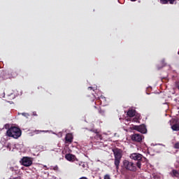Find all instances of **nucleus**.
Returning a JSON list of instances; mask_svg holds the SVG:
<instances>
[{
    "instance_id": "obj_10",
    "label": "nucleus",
    "mask_w": 179,
    "mask_h": 179,
    "mask_svg": "<svg viewBox=\"0 0 179 179\" xmlns=\"http://www.w3.org/2000/svg\"><path fill=\"white\" fill-rule=\"evenodd\" d=\"M177 0H160V3L162 5H166V3H170L171 5H174V2Z\"/></svg>"
},
{
    "instance_id": "obj_17",
    "label": "nucleus",
    "mask_w": 179,
    "mask_h": 179,
    "mask_svg": "<svg viewBox=\"0 0 179 179\" xmlns=\"http://www.w3.org/2000/svg\"><path fill=\"white\" fill-rule=\"evenodd\" d=\"M99 113L101 114V115H104V110L100 108L99 109Z\"/></svg>"
},
{
    "instance_id": "obj_22",
    "label": "nucleus",
    "mask_w": 179,
    "mask_h": 179,
    "mask_svg": "<svg viewBox=\"0 0 179 179\" xmlns=\"http://www.w3.org/2000/svg\"><path fill=\"white\" fill-rule=\"evenodd\" d=\"M6 73H5L4 71L3 73H1V75H5Z\"/></svg>"
},
{
    "instance_id": "obj_27",
    "label": "nucleus",
    "mask_w": 179,
    "mask_h": 179,
    "mask_svg": "<svg viewBox=\"0 0 179 179\" xmlns=\"http://www.w3.org/2000/svg\"><path fill=\"white\" fill-rule=\"evenodd\" d=\"M94 108H97V107H96V106H94Z\"/></svg>"
},
{
    "instance_id": "obj_23",
    "label": "nucleus",
    "mask_w": 179,
    "mask_h": 179,
    "mask_svg": "<svg viewBox=\"0 0 179 179\" xmlns=\"http://www.w3.org/2000/svg\"><path fill=\"white\" fill-rule=\"evenodd\" d=\"M131 2H135V1H136V0H131Z\"/></svg>"
},
{
    "instance_id": "obj_2",
    "label": "nucleus",
    "mask_w": 179,
    "mask_h": 179,
    "mask_svg": "<svg viewBox=\"0 0 179 179\" xmlns=\"http://www.w3.org/2000/svg\"><path fill=\"white\" fill-rule=\"evenodd\" d=\"M113 152L115 156L114 164L116 167L117 171L120 169V163H121V159H122V150L119 148L113 149Z\"/></svg>"
},
{
    "instance_id": "obj_7",
    "label": "nucleus",
    "mask_w": 179,
    "mask_h": 179,
    "mask_svg": "<svg viewBox=\"0 0 179 179\" xmlns=\"http://www.w3.org/2000/svg\"><path fill=\"white\" fill-rule=\"evenodd\" d=\"M134 129L141 132V134H146L148 129H146V126L145 124H141L140 126H134Z\"/></svg>"
},
{
    "instance_id": "obj_6",
    "label": "nucleus",
    "mask_w": 179,
    "mask_h": 179,
    "mask_svg": "<svg viewBox=\"0 0 179 179\" xmlns=\"http://www.w3.org/2000/svg\"><path fill=\"white\" fill-rule=\"evenodd\" d=\"M143 139V136L139 134H134L131 135V141L133 142H141Z\"/></svg>"
},
{
    "instance_id": "obj_19",
    "label": "nucleus",
    "mask_w": 179,
    "mask_h": 179,
    "mask_svg": "<svg viewBox=\"0 0 179 179\" xmlns=\"http://www.w3.org/2000/svg\"><path fill=\"white\" fill-rule=\"evenodd\" d=\"M103 179H111V178H110V175H105Z\"/></svg>"
},
{
    "instance_id": "obj_14",
    "label": "nucleus",
    "mask_w": 179,
    "mask_h": 179,
    "mask_svg": "<svg viewBox=\"0 0 179 179\" xmlns=\"http://www.w3.org/2000/svg\"><path fill=\"white\" fill-rule=\"evenodd\" d=\"M92 131H94L95 134H96V135L95 136L96 139H99V141H101V139H103L101 134H99L97 130H94Z\"/></svg>"
},
{
    "instance_id": "obj_20",
    "label": "nucleus",
    "mask_w": 179,
    "mask_h": 179,
    "mask_svg": "<svg viewBox=\"0 0 179 179\" xmlns=\"http://www.w3.org/2000/svg\"><path fill=\"white\" fill-rule=\"evenodd\" d=\"M10 170L11 171H15V168L13 166H11V167H10Z\"/></svg>"
},
{
    "instance_id": "obj_11",
    "label": "nucleus",
    "mask_w": 179,
    "mask_h": 179,
    "mask_svg": "<svg viewBox=\"0 0 179 179\" xmlns=\"http://www.w3.org/2000/svg\"><path fill=\"white\" fill-rule=\"evenodd\" d=\"M136 113V111L134 109H129L127 111V115H128V117H130L131 118H132V117H135Z\"/></svg>"
},
{
    "instance_id": "obj_26",
    "label": "nucleus",
    "mask_w": 179,
    "mask_h": 179,
    "mask_svg": "<svg viewBox=\"0 0 179 179\" xmlns=\"http://www.w3.org/2000/svg\"><path fill=\"white\" fill-rule=\"evenodd\" d=\"M3 79H6V77H4Z\"/></svg>"
},
{
    "instance_id": "obj_1",
    "label": "nucleus",
    "mask_w": 179,
    "mask_h": 179,
    "mask_svg": "<svg viewBox=\"0 0 179 179\" xmlns=\"http://www.w3.org/2000/svg\"><path fill=\"white\" fill-rule=\"evenodd\" d=\"M7 136L14 138V139H17L22 136V130L16 127H11L6 131Z\"/></svg>"
},
{
    "instance_id": "obj_25",
    "label": "nucleus",
    "mask_w": 179,
    "mask_h": 179,
    "mask_svg": "<svg viewBox=\"0 0 179 179\" xmlns=\"http://www.w3.org/2000/svg\"><path fill=\"white\" fill-rule=\"evenodd\" d=\"M40 132H44V131H40Z\"/></svg>"
},
{
    "instance_id": "obj_8",
    "label": "nucleus",
    "mask_w": 179,
    "mask_h": 179,
    "mask_svg": "<svg viewBox=\"0 0 179 179\" xmlns=\"http://www.w3.org/2000/svg\"><path fill=\"white\" fill-rule=\"evenodd\" d=\"M73 142V136L72 134H67L65 137V143H72Z\"/></svg>"
},
{
    "instance_id": "obj_24",
    "label": "nucleus",
    "mask_w": 179,
    "mask_h": 179,
    "mask_svg": "<svg viewBox=\"0 0 179 179\" xmlns=\"http://www.w3.org/2000/svg\"><path fill=\"white\" fill-rule=\"evenodd\" d=\"M176 122V120H173V123L174 124V122Z\"/></svg>"
},
{
    "instance_id": "obj_16",
    "label": "nucleus",
    "mask_w": 179,
    "mask_h": 179,
    "mask_svg": "<svg viewBox=\"0 0 179 179\" xmlns=\"http://www.w3.org/2000/svg\"><path fill=\"white\" fill-rule=\"evenodd\" d=\"M175 86H176V89H178L179 90V82L178 81H176L175 83Z\"/></svg>"
},
{
    "instance_id": "obj_12",
    "label": "nucleus",
    "mask_w": 179,
    "mask_h": 179,
    "mask_svg": "<svg viewBox=\"0 0 179 179\" xmlns=\"http://www.w3.org/2000/svg\"><path fill=\"white\" fill-rule=\"evenodd\" d=\"M96 100L100 101V104H104L107 101L106 97L101 95L100 97L96 98Z\"/></svg>"
},
{
    "instance_id": "obj_5",
    "label": "nucleus",
    "mask_w": 179,
    "mask_h": 179,
    "mask_svg": "<svg viewBox=\"0 0 179 179\" xmlns=\"http://www.w3.org/2000/svg\"><path fill=\"white\" fill-rule=\"evenodd\" d=\"M22 166H24V167H30L31 164H33V159L31 157H24L21 159Z\"/></svg>"
},
{
    "instance_id": "obj_3",
    "label": "nucleus",
    "mask_w": 179,
    "mask_h": 179,
    "mask_svg": "<svg viewBox=\"0 0 179 179\" xmlns=\"http://www.w3.org/2000/svg\"><path fill=\"white\" fill-rule=\"evenodd\" d=\"M138 166H136V164L134 163L133 162L124 159L123 161V169H125V170H127V171H136Z\"/></svg>"
},
{
    "instance_id": "obj_9",
    "label": "nucleus",
    "mask_w": 179,
    "mask_h": 179,
    "mask_svg": "<svg viewBox=\"0 0 179 179\" xmlns=\"http://www.w3.org/2000/svg\"><path fill=\"white\" fill-rule=\"evenodd\" d=\"M65 159L69 162H75V160H76V157L72 154H66L65 155Z\"/></svg>"
},
{
    "instance_id": "obj_13",
    "label": "nucleus",
    "mask_w": 179,
    "mask_h": 179,
    "mask_svg": "<svg viewBox=\"0 0 179 179\" xmlns=\"http://www.w3.org/2000/svg\"><path fill=\"white\" fill-rule=\"evenodd\" d=\"M171 129H173V131H179L178 123H175L173 124H171Z\"/></svg>"
},
{
    "instance_id": "obj_4",
    "label": "nucleus",
    "mask_w": 179,
    "mask_h": 179,
    "mask_svg": "<svg viewBox=\"0 0 179 179\" xmlns=\"http://www.w3.org/2000/svg\"><path fill=\"white\" fill-rule=\"evenodd\" d=\"M130 159H132V160H135L137 162L136 163L138 169H141L142 167V161L143 160V155L139 154V153H132L130 155Z\"/></svg>"
},
{
    "instance_id": "obj_21",
    "label": "nucleus",
    "mask_w": 179,
    "mask_h": 179,
    "mask_svg": "<svg viewBox=\"0 0 179 179\" xmlns=\"http://www.w3.org/2000/svg\"><path fill=\"white\" fill-rule=\"evenodd\" d=\"M88 89H90V90H92V89H93V87H89Z\"/></svg>"
},
{
    "instance_id": "obj_18",
    "label": "nucleus",
    "mask_w": 179,
    "mask_h": 179,
    "mask_svg": "<svg viewBox=\"0 0 179 179\" xmlns=\"http://www.w3.org/2000/svg\"><path fill=\"white\" fill-rule=\"evenodd\" d=\"M174 148H175V149H179V143H176L174 145Z\"/></svg>"
},
{
    "instance_id": "obj_15",
    "label": "nucleus",
    "mask_w": 179,
    "mask_h": 179,
    "mask_svg": "<svg viewBox=\"0 0 179 179\" xmlns=\"http://www.w3.org/2000/svg\"><path fill=\"white\" fill-rule=\"evenodd\" d=\"M172 173L175 177H178L179 173L176 170H173Z\"/></svg>"
}]
</instances>
